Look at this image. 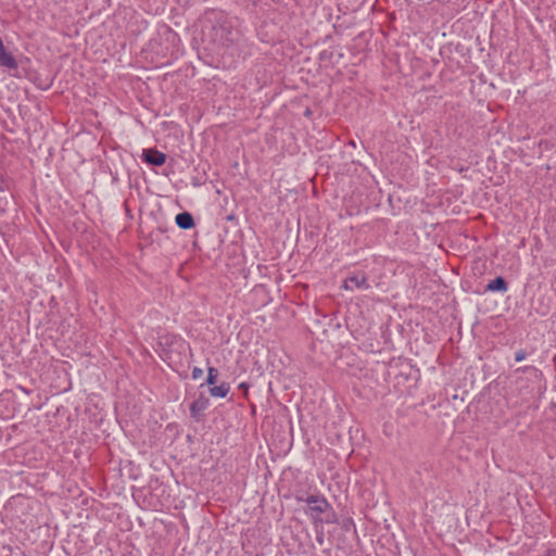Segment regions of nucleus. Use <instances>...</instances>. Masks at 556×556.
<instances>
[{
	"mask_svg": "<svg viewBox=\"0 0 556 556\" xmlns=\"http://www.w3.org/2000/svg\"><path fill=\"white\" fill-rule=\"evenodd\" d=\"M317 540L319 541L320 544L323 543V536L317 538Z\"/></svg>",
	"mask_w": 556,
	"mask_h": 556,
	"instance_id": "20",
	"label": "nucleus"
},
{
	"mask_svg": "<svg viewBox=\"0 0 556 556\" xmlns=\"http://www.w3.org/2000/svg\"><path fill=\"white\" fill-rule=\"evenodd\" d=\"M230 391V386L228 382H222L218 386H212L210 387V394L213 396V397H220V399H224L227 396V394L229 393Z\"/></svg>",
	"mask_w": 556,
	"mask_h": 556,
	"instance_id": "9",
	"label": "nucleus"
},
{
	"mask_svg": "<svg viewBox=\"0 0 556 556\" xmlns=\"http://www.w3.org/2000/svg\"><path fill=\"white\" fill-rule=\"evenodd\" d=\"M203 375V369L199 368V367H194L192 369V374H191V377L193 380H198L199 378H201Z\"/></svg>",
	"mask_w": 556,
	"mask_h": 556,
	"instance_id": "13",
	"label": "nucleus"
},
{
	"mask_svg": "<svg viewBox=\"0 0 556 556\" xmlns=\"http://www.w3.org/2000/svg\"><path fill=\"white\" fill-rule=\"evenodd\" d=\"M508 290V283L507 281L502 277L498 276L495 279L491 280L486 286L484 291L485 292H506Z\"/></svg>",
	"mask_w": 556,
	"mask_h": 556,
	"instance_id": "8",
	"label": "nucleus"
},
{
	"mask_svg": "<svg viewBox=\"0 0 556 556\" xmlns=\"http://www.w3.org/2000/svg\"><path fill=\"white\" fill-rule=\"evenodd\" d=\"M206 18L211 24L208 36L214 43L227 48L239 43L241 33L236 25V18L218 10L207 12Z\"/></svg>",
	"mask_w": 556,
	"mask_h": 556,
	"instance_id": "1",
	"label": "nucleus"
},
{
	"mask_svg": "<svg viewBox=\"0 0 556 556\" xmlns=\"http://www.w3.org/2000/svg\"><path fill=\"white\" fill-rule=\"evenodd\" d=\"M7 189V185L4 184V181H0V191H4Z\"/></svg>",
	"mask_w": 556,
	"mask_h": 556,
	"instance_id": "17",
	"label": "nucleus"
},
{
	"mask_svg": "<svg viewBox=\"0 0 556 556\" xmlns=\"http://www.w3.org/2000/svg\"><path fill=\"white\" fill-rule=\"evenodd\" d=\"M325 522L326 523H337L338 522L337 514L333 510H331V513L327 515Z\"/></svg>",
	"mask_w": 556,
	"mask_h": 556,
	"instance_id": "11",
	"label": "nucleus"
},
{
	"mask_svg": "<svg viewBox=\"0 0 556 556\" xmlns=\"http://www.w3.org/2000/svg\"><path fill=\"white\" fill-rule=\"evenodd\" d=\"M296 501L307 503L312 513L321 514L331 508L329 502L323 495H309L306 498L296 496Z\"/></svg>",
	"mask_w": 556,
	"mask_h": 556,
	"instance_id": "3",
	"label": "nucleus"
},
{
	"mask_svg": "<svg viewBox=\"0 0 556 556\" xmlns=\"http://www.w3.org/2000/svg\"><path fill=\"white\" fill-rule=\"evenodd\" d=\"M0 67L11 71H16L18 68V63L15 56L9 52L3 43L2 38L0 37Z\"/></svg>",
	"mask_w": 556,
	"mask_h": 556,
	"instance_id": "5",
	"label": "nucleus"
},
{
	"mask_svg": "<svg viewBox=\"0 0 556 556\" xmlns=\"http://www.w3.org/2000/svg\"><path fill=\"white\" fill-rule=\"evenodd\" d=\"M219 376V371L215 367H208L207 368V377H206V383L208 386H214L217 382Z\"/></svg>",
	"mask_w": 556,
	"mask_h": 556,
	"instance_id": "10",
	"label": "nucleus"
},
{
	"mask_svg": "<svg viewBox=\"0 0 556 556\" xmlns=\"http://www.w3.org/2000/svg\"><path fill=\"white\" fill-rule=\"evenodd\" d=\"M352 523H353L352 519H348V520L344 522V528H345V529H349V526H350V525H352Z\"/></svg>",
	"mask_w": 556,
	"mask_h": 556,
	"instance_id": "18",
	"label": "nucleus"
},
{
	"mask_svg": "<svg viewBox=\"0 0 556 556\" xmlns=\"http://www.w3.org/2000/svg\"><path fill=\"white\" fill-rule=\"evenodd\" d=\"M530 367H519L516 371L517 372H526Z\"/></svg>",
	"mask_w": 556,
	"mask_h": 556,
	"instance_id": "16",
	"label": "nucleus"
},
{
	"mask_svg": "<svg viewBox=\"0 0 556 556\" xmlns=\"http://www.w3.org/2000/svg\"><path fill=\"white\" fill-rule=\"evenodd\" d=\"M21 390H22L23 392H25L26 394H29V391H28L27 389H25V388L21 387Z\"/></svg>",
	"mask_w": 556,
	"mask_h": 556,
	"instance_id": "19",
	"label": "nucleus"
},
{
	"mask_svg": "<svg viewBox=\"0 0 556 556\" xmlns=\"http://www.w3.org/2000/svg\"><path fill=\"white\" fill-rule=\"evenodd\" d=\"M342 288L349 291L368 290L370 288L367 277L364 273H355L349 275L342 285Z\"/></svg>",
	"mask_w": 556,
	"mask_h": 556,
	"instance_id": "2",
	"label": "nucleus"
},
{
	"mask_svg": "<svg viewBox=\"0 0 556 556\" xmlns=\"http://www.w3.org/2000/svg\"><path fill=\"white\" fill-rule=\"evenodd\" d=\"M239 389L243 390L244 392H248L249 386L245 382H241L239 384Z\"/></svg>",
	"mask_w": 556,
	"mask_h": 556,
	"instance_id": "14",
	"label": "nucleus"
},
{
	"mask_svg": "<svg viewBox=\"0 0 556 556\" xmlns=\"http://www.w3.org/2000/svg\"><path fill=\"white\" fill-rule=\"evenodd\" d=\"M527 357V353L525 350H518L516 353H515V361L517 363L519 362H522L525 358Z\"/></svg>",
	"mask_w": 556,
	"mask_h": 556,
	"instance_id": "12",
	"label": "nucleus"
},
{
	"mask_svg": "<svg viewBox=\"0 0 556 556\" xmlns=\"http://www.w3.org/2000/svg\"><path fill=\"white\" fill-rule=\"evenodd\" d=\"M142 161L153 166H162L166 162V154L156 149H143Z\"/></svg>",
	"mask_w": 556,
	"mask_h": 556,
	"instance_id": "6",
	"label": "nucleus"
},
{
	"mask_svg": "<svg viewBox=\"0 0 556 556\" xmlns=\"http://www.w3.org/2000/svg\"><path fill=\"white\" fill-rule=\"evenodd\" d=\"M210 400L200 394L198 399H195L189 406L190 416L195 420L200 421L203 417V413L208 408Z\"/></svg>",
	"mask_w": 556,
	"mask_h": 556,
	"instance_id": "4",
	"label": "nucleus"
},
{
	"mask_svg": "<svg viewBox=\"0 0 556 556\" xmlns=\"http://www.w3.org/2000/svg\"><path fill=\"white\" fill-rule=\"evenodd\" d=\"M176 225L184 230H189L194 227L193 216L189 212H181L175 217Z\"/></svg>",
	"mask_w": 556,
	"mask_h": 556,
	"instance_id": "7",
	"label": "nucleus"
},
{
	"mask_svg": "<svg viewBox=\"0 0 556 556\" xmlns=\"http://www.w3.org/2000/svg\"><path fill=\"white\" fill-rule=\"evenodd\" d=\"M543 556H556V549H547Z\"/></svg>",
	"mask_w": 556,
	"mask_h": 556,
	"instance_id": "15",
	"label": "nucleus"
}]
</instances>
